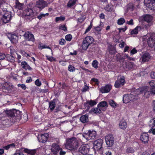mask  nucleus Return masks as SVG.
I'll list each match as a JSON object with an SVG mask.
<instances>
[{
    "instance_id": "1",
    "label": "nucleus",
    "mask_w": 155,
    "mask_h": 155,
    "mask_svg": "<svg viewBox=\"0 0 155 155\" xmlns=\"http://www.w3.org/2000/svg\"><path fill=\"white\" fill-rule=\"evenodd\" d=\"M150 86L152 87L150 88L148 86L142 87L136 90V92L140 94H144L143 96L146 98H148L150 96L155 94V81L151 80L149 82Z\"/></svg>"
},
{
    "instance_id": "2",
    "label": "nucleus",
    "mask_w": 155,
    "mask_h": 155,
    "mask_svg": "<svg viewBox=\"0 0 155 155\" xmlns=\"http://www.w3.org/2000/svg\"><path fill=\"white\" fill-rule=\"evenodd\" d=\"M153 17L151 15L148 14H145L140 16L138 19L139 22H142L144 21L147 22V24L143 26L145 29H148L150 26L152 25L153 23Z\"/></svg>"
},
{
    "instance_id": "3",
    "label": "nucleus",
    "mask_w": 155,
    "mask_h": 155,
    "mask_svg": "<svg viewBox=\"0 0 155 155\" xmlns=\"http://www.w3.org/2000/svg\"><path fill=\"white\" fill-rule=\"evenodd\" d=\"M78 146L77 140L75 138H72L67 140L65 147L67 149L69 150H75Z\"/></svg>"
},
{
    "instance_id": "4",
    "label": "nucleus",
    "mask_w": 155,
    "mask_h": 155,
    "mask_svg": "<svg viewBox=\"0 0 155 155\" xmlns=\"http://www.w3.org/2000/svg\"><path fill=\"white\" fill-rule=\"evenodd\" d=\"M94 41L93 38L91 36H88L84 38L82 44V48L83 50H86L89 45L91 44Z\"/></svg>"
},
{
    "instance_id": "5",
    "label": "nucleus",
    "mask_w": 155,
    "mask_h": 155,
    "mask_svg": "<svg viewBox=\"0 0 155 155\" xmlns=\"http://www.w3.org/2000/svg\"><path fill=\"white\" fill-rule=\"evenodd\" d=\"M136 90L134 92V94H135L134 96V94H126L123 96V101L124 103L127 104L130 101H133L134 99H137V98L136 95H139L141 94H140L138 95V93L136 92Z\"/></svg>"
},
{
    "instance_id": "6",
    "label": "nucleus",
    "mask_w": 155,
    "mask_h": 155,
    "mask_svg": "<svg viewBox=\"0 0 155 155\" xmlns=\"http://www.w3.org/2000/svg\"><path fill=\"white\" fill-rule=\"evenodd\" d=\"M11 12L3 10L1 18L3 23H6L8 22L11 19Z\"/></svg>"
},
{
    "instance_id": "7",
    "label": "nucleus",
    "mask_w": 155,
    "mask_h": 155,
    "mask_svg": "<svg viewBox=\"0 0 155 155\" xmlns=\"http://www.w3.org/2000/svg\"><path fill=\"white\" fill-rule=\"evenodd\" d=\"M97 134L96 131L94 130H89L87 132H85L82 135L83 137L87 140L91 139H94Z\"/></svg>"
},
{
    "instance_id": "8",
    "label": "nucleus",
    "mask_w": 155,
    "mask_h": 155,
    "mask_svg": "<svg viewBox=\"0 0 155 155\" xmlns=\"http://www.w3.org/2000/svg\"><path fill=\"white\" fill-rule=\"evenodd\" d=\"M150 36V35L147 34L145 36V38L147 39V41L149 46L151 48L154 47L155 51V35L151 36L149 38Z\"/></svg>"
},
{
    "instance_id": "9",
    "label": "nucleus",
    "mask_w": 155,
    "mask_h": 155,
    "mask_svg": "<svg viewBox=\"0 0 155 155\" xmlns=\"http://www.w3.org/2000/svg\"><path fill=\"white\" fill-rule=\"evenodd\" d=\"M114 138L111 134L107 135L105 137V140L107 146L108 147L112 146L114 143Z\"/></svg>"
},
{
    "instance_id": "10",
    "label": "nucleus",
    "mask_w": 155,
    "mask_h": 155,
    "mask_svg": "<svg viewBox=\"0 0 155 155\" xmlns=\"http://www.w3.org/2000/svg\"><path fill=\"white\" fill-rule=\"evenodd\" d=\"M103 140L101 139L95 140L93 143V148L95 150H98L102 148Z\"/></svg>"
},
{
    "instance_id": "11",
    "label": "nucleus",
    "mask_w": 155,
    "mask_h": 155,
    "mask_svg": "<svg viewBox=\"0 0 155 155\" xmlns=\"http://www.w3.org/2000/svg\"><path fill=\"white\" fill-rule=\"evenodd\" d=\"M90 147L88 144H84L79 148V151L83 155L87 154L89 152Z\"/></svg>"
},
{
    "instance_id": "12",
    "label": "nucleus",
    "mask_w": 155,
    "mask_h": 155,
    "mask_svg": "<svg viewBox=\"0 0 155 155\" xmlns=\"http://www.w3.org/2000/svg\"><path fill=\"white\" fill-rule=\"evenodd\" d=\"M48 3L44 0H39L36 2V7L41 11L47 6Z\"/></svg>"
},
{
    "instance_id": "13",
    "label": "nucleus",
    "mask_w": 155,
    "mask_h": 155,
    "mask_svg": "<svg viewBox=\"0 0 155 155\" xmlns=\"http://www.w3.org/2000/svg\"><path fill=\"white\" fill-rule=\"evenodd\" d=\"M61 149L60 145L58 143H53L51 147V153L54 155L58 153Z\"/></svg>"
},
{
    "instance_id": "14",
    "label": "nucleus",
    "mask_w": 155,
    "mask_h": 155,
    "mask_svg": "<svg viewBox=\"0 0 155 155\" xmlns=\"http://www.w3.org/2000/svg\"><path fill=\"white\" fill-rule=\"evenodd\" d=\"M125 84L124 77H118L117 80L115 82L114 86L116 88H118L123 85Z\"/></svg>"
},
{
    "instance_id": "15",
    "label": "nucleus",
    "mask_w": 155,
    "mask_h": 155,
    "mask_svg": "<svg viewBox=\"0 0 155 155\" xmlns=\"http://www.w3.org/2000/svg\"><path fill=\"white\" fill-rule=\"evenodd\" d=\"M23 17L26 19H30L33 16L32 10L31 9H27L24 12Z\"/></svg>"
},
{
    "instance_id": "16",
    "label": "nucleus",
    "mask_w": 155,
    "mask_h": 155,
    "mask_svg": "<svg viewBox=\"0 0 155 155\" xmlns=\"http://www.w3.org/2000/svg\"><path fill=\"white\" fill-rule=\"evenodd\" d=\"M150 58V56L148 53L143 52L142 53L140 60L143 63L149 61Z\"/></svg>"
},
{
    "instance_id": "17",
    "label": "nucleus",
    "mask_w": 155,
    "mask_h": 155,
    "mask_svg": "<svg viewBox=\"0 0 155 155\" xmlns=\"http://www.w3.org/2000/svg\"><path fill=\"white\" fill-rule=\"evenodd\" d=\"M49 137V134L47 133L44 134H39L37 137L39 142L45 143L47 141Z\"/></svg>"
},
{
    "instance_id": "18",
    "label": "nucleus",
    "mask_w": 155,
    "mask_h": 155,
    "mask_svg": "<svg viewBox=\"0 0 155 155\" xmlns=\"http://www.w3.org/2000/svg\"><path fill=\"white\" fill-rule=\"evenodd\" d=\"M24 36L26 40L33 42L35 41V38L33 35L29 31L26 32L24 35Z\"/></svg>"
},
{
    "instance_id": "19",
    "label": "nucleus",
    "mask_w": 155,
    "mask_h": 155,
    "mask_svg": "<svg viewBox=\"0 0 155 155\" xmlns=\"http://www.w3.org/2000/svg\"><path fill=\"white\" fill-rule=\"evenodd\" d=\"M147 6L151 9L155 10V0H144Z\"/></svg>"
},
{
    "instance_id": "20",
    "label": "nucleus",
    "mask_w": 155,
    "mask_h": 155,
    "mask_svg": "<svg viewBox=\"0 0 155 155\" xmlns=\"http://www.w3.org/2000/svg\"><path fill=\"white\" fill-rule=\"evenodd\" d=\"M111 88V86L109 84H107L104 87H102L100 91L102 93H105L109 92Z\"/></svg>"
},
{
    "instance_id": "21",
    "label": "nucleus",
    "mask_w": 155,
    "mask_h": 155,
    "mask_svg": "<svg viewBox=\"0 0 155 155\" xmlns=\"http://www.w3.org/2000/svg\"><path fill=\"white\" fill-rule=\"evenodd\" d=\"M145 28L142 26H137L134 29L132 30L130 32L131 35H137L139 31H140L142 29H143Z\"/></svg>"
},
{
    "instance_id": "22",
    "label": "nucleus",
    "mask_w": 155,
    "mask_h": 155,
    "mask_svg": "<svg viewBox=\"0 0 155 155\" xmlns=\"http://www.w3.org/2000/svg\"><path fill=\"white\" fill-rule=\"evenodd\" d=\"M140 139L144 143H148L149 141V136L147 133H143L141 135Z\"/></svg>"
},
{
    "instance_id": "23",
    "label": "nucleus",
    "mask_w": 155,
    "mask_h": 155,
    "mask_svg": "<svg viewBox=\"0 0 155 155\" xmlns=\"http://www.w3.org/2000/svg\"><path fill=\"white\" fill-rule=\"evenodd\" d=\"M11 41L13 43H16L17 42L18 37L15 35H9L8 36Z\"/></svg>"
},
{
    "instance_id": "24",
    "label": "nucleus",
    "mask_w": 155,
    "mask_h": 155,
    "mask_svg": "<svg viewBox=\"0 0 155 155\" xmlns=\"http://www.w3.org/2000/svg\"><path fill=\"white\" fill-rule=\"evenodd\" d=\"M119 126L120 128L123 130H125L127 126V123L124 120H121L119 123Z\"/></svg>"
},
{
    "instance_id": "25",
    "label": "nucleus",
    "mask_w": 155,
    "mask_h": 155,
    "mask_svg": "<svg viewBox=\"0 0 155 155\" xmlns=\"http://www.w3.org/2000/svg\"><path fill=\"white\" fill-rule=\"evenodd\" d=\"M24 151L28 154H29L30 155H34L35 154L36 152V149L34 150H29L27 149H25L24 150Z\"/></svg>"
},
{
    "instance_id": "26",
    "label": "nucleus",
    "mask_w": 155,
    "mask_h": 155,
    "mask_svg": "<svg viewBox=\"0 0 155 155\" xmlns=\"http://www.w3.org/2000/svg\"><path fill=\"white\" fill-rule=\"evenodd\" d=\"M21 65L22 68L25 70H31V68L25 61L21 62Z\"/></svg>"
},
{
    "instance_id": "27",
    "label": "nucleus",
    "mask_w": 155,
    "mask_h": 155,
    "mask_svg": "<svg viewBox=\"0 0 155 155\" xmlns=\"http://www.w3.org/2000/svg\"><path fill=\"white\" fill-rule=\"evenodd\" d=\"M80 119L83 123L87 122L88 121V116L87 114L82 115L80 117Z\"/></svg>"
},
{
    "instance_id": "28",
    "label": "nucleus",
    "mask_w": 155,
    "mask_h": 155,
    "mask_svg": "<svg viewBox=\"0 0 155 155\" xmlns=\"http://www.w3.org/2000/svg\"><path fill=\"white\" fill-rule=\"evenodd\" d=\"M107 103L105 101H102L100 102L97 105V106L99 108L102 109V107H106L108 106Z\"/></svg>"
},
{
    "instance_id": "29",
    "label": "nucleus",
    "mask_w": 155,
    "mask_h": 155,
    "mask_svg": "<svg viewBox=\"0 0 155 155\" xmlns=\"http://www.w3.org/2000/svg\"><path fill=\"white\" fill-rule=\"evenodd\" d=\"M96 104L97 103L94 100H91L87 101L85 104V106L86 107L89 105L90 107H92Z\"/></svg>"
},
{
    "instance_id": "30",
    "label": "nucleus",
    "mask_w": 155,
    "mask_h": 155,
    "mask_svg": "<svg viewBox=\"0 0 155 155\" xmlns=\"http://www.w3.org/2000/svg\"><path fill=\"white\" fill-rule=\"evenodd\" d=\"M105 9L108 12H112L114 11V6L110 4L106 5L105 8Z\"/></svg>"
},
{
    "instance_id": "31",
    "label": "nucleus",
    "mask_w": 155,
    "mask_h": 155,
    "mask_svg": "<svg viewBox=\"0 0 155 155\" xmlns=\"http://www.w3.org/2000/svg\"><path fill=\"white\" fill-rule=\"evenodd\" d=\"M15 7L16 8L18 9H21L22 8L23 5L19 3L18 0H16L15 1Z\"/></svg>"
},
{
    "instance_id": "32",
    "label": "nucleus",
    "mask_w": 155,
    "mask_h": 155,
    "mask_svg": "<svg viewBox=\"0 0 155 155\" xmlns=\"http://www.w3.org/2000/svg\"><path fill=\"white\" fill-rule=\"evenodd\" d=\"M6 113L8 116L12 117V120L13 119H15L16 118V117L14 113L11 110L7 111L6 112Z\"/></svg>"
},
{
    "instance_id": "33",
    "label": "nucleus",
    "mask_w": 155,
    "mask_h": 155,
    "mask_svg": "<svg viewBox=\"0 0 155 155\" xmlns=\"http://www.w3.org/2000/svg\"><path fill=\"white\" fill-rule=\"evenodd\" d=\"M38 48L40 49H42L44 48H48L51 49V48L48 46L44 45L41 43L39 44Z\"/></svg>"
},
{
    "instance_id": "34",
    "label": "nucleus",
    "mask_w": 155,
    "mask_h": 155,
    "mask_svg": "<svg viewBox=\"0 0 155 155\" xmlns=\"http://www.w3.org/2000/svg\"><path fill=\"white\" fill-rule=\"evenodd\" d=\"M76 2V0H70L67 4V6L69 7H71L75 4Z\"/></svg>"
},
{
    "instance_id": "35",
    "label": "nucleus",
    "mask_w": 155,
    "mask_h": 155,
    "mask_svg": "<svg viewBox=\"0 0 155 155\" xmlns=\"http://www.w3.org/2000/svg\"><path fill=\"white\" fill-rule=\"evenodd\" d=\"M98 61L96 60H94L93 61L92 65L94 68L97 69L98 68Z\"/></svg>"
},
{
    "instance_id": "36",
    "label": "nucleus",
    "mask_w": 155,
    "mask_h": 155,
    "mask_svg": "<svg viewBox=\"0 0 155 155\" xmlns=\"http://www.w3.org/2000/svg\"><path fill=\"white\" fill-rule=\"evenodd\" d=\"M149 125L150 127H153L155 126V118L151 119L149 122Z\"/></svg>"
},
{
    "instance_id": "37",
    "label": "nucleus",
    "mask_w": 155,
    "mask_h": 155,
    "mask_svg": "<svg viewBox=\"0 0 155 155\" xmlns=\"http://www.w3.org/2000/svg\"><path fill=\"white\" fill-rule=\"evenodd\" d=\"M55 107V102L52 101L49 103V107L51 110H53Z\"/></svg>"
},
{
    "instance_id": "38",
    "label": "nucleus",
    "mask_w": 155,
    "mask_h": 155,
    "mask_svg": "<svg viewBox=\"0 0 155 155\" xmlns=\"http://www.w3.org/2000/svg\"><path fill=\"white\" fill-rule=\"evenodd\" d=\"M101 109L99 107L98 108H95L91 110V111H93V112L94 114H98L101 112Z\"/></svg>"
},
{
    "instance_id": "39",
    "label": "nucleus",
    "mask_w": 155,
    "mask_h": 155,
    "mask_svg": "<svg viewBox=\"0 0 155 155\" xmlns=\"http://www.w3.org/2000/svg\"><path fill=\"white\" fill-rule=\"evenodd\" d=\"M125 22V19L123 18H121L118 20L117 23L119 25H122Z\"/></svg>"
},
{
    "instance_id": "40",
    "label": "nucleus",
    "mask_w": 155,
    "mask_h": 155,
    "mask_svg": "<svg viewBox=\"0 0 155 155\" xmlns=\"http://www.w3.org/2000/svg\"><path fill=\"white\" fill-rule=\"evenodd\" d=\"M48 13L43 14L42 13H41L39 14V15L38 16L37 18L38 19H41L42 18L45 17L46 16H48Z\"/></svg>"
},
{
    "instance_id": "41",
    "label": "nucleus",
    "mask_w": 155,
    "mask_h": 155,
    "mask_svg": "<svg viewBox=\"0 0 155 155\" xmlns=\"http://www.w3.org/2000/svg\"><path fill=\"white\" fill-rule=\"evenodd\" d=\"M101 24H100L99 26L95 27L94 28L95 31L97 32L98 33H100L102 28H103V26H101Z\"/></svg>"
},
{
    "instance_id": "42",
    "label": "nucleus",
    "mask_w": 155,
    "mask_h": 155,
    "mask_svg": "<svg viewBox=\"0 0 155 155\" xmlns=\"http://www.w3.org/2000/svg\"><path fill=\"white\" fill-rule=\"evenodd\" d=\"M6 58L8 61H15L14 58L11 55H7Z\"/></svg>"
},
{
    "instance_id": "43",
    "label": "nucleus",
    "mask_w": 155,
    "mask_h": 155,
    "mask_svg": "<svg viewBox=\"0 0 155 155\" xmlns=\"http://www.w3.org/2000/svg\"><path fill=\"white\" fill-rule=\"evenodd\" d=\"M110 105L112 107H115L116 106V103L113 100H110L109 101Z\"/></svg>"
},
{
    "instance_id": "44",
    "label": "nucleus",
    "mask_w": 155,
    "mask_h": 155,
    "mask_svg": "<svg viewBox=\"0 0 155 155\" xmlns=\"http://www.w3.org/2000/svg\"><path fill=\"white\" fill-rule=\"evenodd\" d=\"M65 17H64L60 16V17H57L55 18V21L56 22H58L59 21H62L65 19Z\"/></svg>"
},
{
    "instance_id": "45",
    "label": "nucleus",
    "mask_w": 155,
    "mask_h": 155,
    "mask_svg": "<svg viewBox=\"0 0 155 155\" xmlns=\"http://www.w3.org/2000/svg\"><path fill=\"white\" fill-rule=\"evenodd\" d=\"M75 69V68L71 65H69L68 66V70L70 72H74Z\"/></svg>"
},
{
    "instance_id": "46",
    "label": "nucleus",
    "mask_w": 155,
    "mask_h": 155,
    "mask_svg": "<svg viewBox=\"0 0 155 155\" xmlns=\"http://www.w3.org/2000/svg\"><path fill=\"white\" fill-rule=\"evenodd\" d=\"M126 152L127 153H133L134 152V150L132 148L129 147L126 150Z\"/></svg>"
},
{
    "instance_id": "47",
    "label": "nucleus",
    "mask_w": 155,
    "mask_h": 155,
    "mask_svg": "<svg viewBox=\"0 0 155 155\" xmlns=\"http://www.w3.org/2000/svg\"><path fill=\"white\" fill-rule=\"evenodd\" d=\"M65 38L67 41H70L72 38V36L71 34L67 35H66Z\"/></svg>"
},
{
    "instance_id": "48",
    "label": "nucleus",
    "mask_w": 155,
    "mask_h": 155,
    "mask_svg": "<svg viewBox=\"0 0 155 155\" xmlns=\"http://www.w3.org/2000/svg\"><path fill=\"white\" fill-rule=\"evenodd\" d=\"M15 147V144L13 143L10 144H9L7 146L5 147L4 148L6 150H8L10 147Z\"/></svg>"
},
{
    "instance_id": "49",
    "label": "nucleus",
    "mask_w": 155,
    "mask_h": 155,
    "mask_svg": "<svg viewBox=\"0 0 155 155\" xmlns=\"http://www.w3.org/2000/svg\"><path fill=\"white\" fill-rule=\"evenodd\" d=\"M59 42L60 45H64L65 44L66 41L64 39L61 38L59 40Z\"/></svg>"
},
{
    "instance_id": "50",
    "label": "nucleus",
    "mask_w": 155,
    "mask_h": 155,
    "mask_svg": "<svg viewBox=\"0 0 155 155\" xmlns=\"http://www.w3.org/2000/svg\"><path fill=\"white\" fill-rule=\"evenodd\" d=\"M17 86L18 87H21V88L24 90H25L26 88V85L24 84H18Z\"/></svg>"
},
{
    "instance_id": "51",
    "label": "nucleus",
    "mask_w": 155,
    "mask_h": 155,
    "mask_svg": "<svg viewBox=\"0 0 155 155\" xmlns=\"http://www.w3.org/2000/svg\"><path fill=\"white\" fill-rule=\"evenodd\" d=\"M86 18V16L85 15L82 16L79 18H78V21L80 22H82Z\"/></svg>"
},
{
    "instance_id": "52",
    "label": "nucleus",
    "mask_w": 155,
    "mask_h": 155,
    "mask_svg": "<svg viewBox=\"0 0 155 155\" xmlns=\"http://www.w3.org/2000/svg\"><path fill=\"white\" fill-rule=\"evenodd\" d=\"M137 51V50L135 49V48H134L130 51V54L131 55H133L136 53Z\"/></svg>"
},
{
    "instance_id": "53",
    "label": "nucleus",
    "mask_w": 155,
    "mask_h": 155,
    "mask_svg": "<svg viewBox=\"0 0 155 155\" xmlns=\"http://www.w3.org/2000/svg\"><path fill=\"white\" fill-rule=\"evenodd\" d=\"M35 84L38 86H40L41 84V82L38 79H37L35 81Z\"/></svg>"
},
{
    "instance_id": "54",
    "label": "nucleus",
    "mask_w": 155,
    "mask_h": 155,
    "mask_svg": "<svg viewBox=\"0 0 155 155\" xmlns=\"http://www.w3.org/2000/svg\"><path fill=\"white\" fill-rule=\"evenodd\" d=\"M126 23L129 25H134L133 20L131 19L129 21H127Z\"/></svg>"
},
{
    "instance_id": "55",
    "label": "nucleus",
    "mask_w": 155,
    "mask_h": 155,
    "mask_svg": "<svg viewBox=\"0 0 155 155\" xmlns=\"http://www.w3.org/2000/svg\"><path fill=\"white\" fill-rule=\"evenodd\" d=\"M92 25L91 24L87 27V28L86 29L84 33L86 34L88 32L91 28Z\"/></svg>"
},
{
    "instance_id": "56",
    "label": "nucleus",
    "mask_w": 155,
    "mask_h": 155,
    "mask_svg": "<svg viewBox=\"0 0 155 155\" xmlns=\"http://www.w3.org/2000/svg\"><path fill=\"white\" fill-rule=\"evenodd\" d=\"M60 29L64 31H66L67 30V28L64 25H61L60 27Z\"/></svg>"
},
{
    "instance_id": "57",
    "label": "nucleus",
    "mask_w": 155,
    "mask_h": 155,
    "mask_svg": "<svg viewBox=\"0 0 155 155\" xmlns=\"http://www.w3.org/2000/svg\"><path fill=\"white\" fill-rule=\"evenodd\" d=\"M60 64L62 66H65L66 65V62L65 61H59Z\"/></svg>"
},
{
    "instance_id": "58",
    "label": "nucleus",
    "mask_w": 155,
    "mask_h": 155,
    "mask_svg": "<svg viewBox=\"0 0 155 155\" xmlns=\"http://www.w3.org/2000/svg\"><path fill=\"white\" fill-rule=\"evenodd\" d=\"M150 76L151 78L155 79V72H151L150 74Z\"/></svg>"
},
{
    "instance_id": "59",
    "label": "nucleus",
    "mask_w": 155,
    "mask_h": 155,
    "mask_svg": "<svg viewBox=\"0 0 155 155\" xmlns=\"http://www.w3.org/2000/svg\"><path fill=\"white\" fill-rule=\"evenodd\" d=\"M6 56L4 54H0V60H3L5 59Z\"/></svg>"
},
{
    "instance_id": "60",
    "label": "nucleus",
    "mask_w": 155,
    "mask_h": 155,
    "mask_svg": "<svg viewBox=\"0 0 155 155\" xmlns=\"http://www.w3.org/2000/svg\"><path fill=\"white\" fill-rule=\"evenodd\" d=\"M149 132L150 133H152L153 135L155 134V129H152L149 130Z\"/></svg>"
},
{
    "instance_id": "61",
    "label": "nucleus",
    "mask_w": 155,
    "mask_h": 155,
    "mask_svg": "<svg viewBox=\"0 0 155 155\" xmlns=\"http://www.w3.org/2000/svg\"><path fill=\"white\" fill-rule=\"evenodd\" d=\"M6 3H5L4 0H0V5H6Z\"/></svg>"
},
{
    "instance_id": "62",
    "label": "nucleus",
    "mask_w": 155,
    "mask_h": 155,
    "mask_svg": "<svg viewBox=\"0 0 155 155\" xmlns=\"http://www.w3.org/2000/svg\"><path fill=\"white\" fill-rule=\"evenodd\" d=\"M60 151L59 153V154L60 155H64L66 153V152L65 151H63L62 150V149L61 148V150H60Z\"/></svg>"
},
{
    "instance_id": "63",
    "label": "nucleus",
    "mask_w": 155,
    "mask_h": 155,
    "mask_svg": "<svg viewBox=\"0 0 155 155\" xmlns=\"http://www.w3.org/2000/svg\"><path fill=\"white\" fill-rule=\"evenodd\" d=\"M32 81V79L31 77H29L26 80V82L27 83H29L31 82Z\"/></svg>"
},
{
    "instance_id": "64",
    "label": "nucleus",
    "mask_w": 155,
    "mask_h": 155,
    "mask_svg": "<svg viewBox=\"0 0 155 155\" xmlns=\"http://www.w3.org/2000/svg\"><path fill=\"white\" fill-rule=\"evenodd\" d=\"M13 155H25V154L22 152H16Z\"/></svg>"
}]
</instances>
